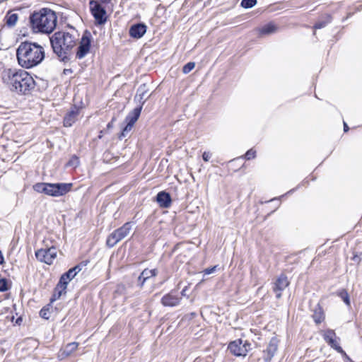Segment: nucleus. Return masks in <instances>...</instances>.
<instances>
[{
  "instance_id": "obj_32",
  "label": "nucleus",
  "mask_w": 362,
  "mask_h": 362,
  "mask_svg": "<svg viewBox=\"0 0 362 362\" xmlns=\"http://www.w3.org/2000/svg\"><path fill=\"white\" fill-rule=\"evenodd\" d=\"M78 164H79L78 158L76 156H73L70 159V160L68 162L67 165L76 168L78 165Z\"/></svg>"
},
{
  "instance_id": "obj_2",
  "label": "nucleus",
  "mask_w": 362,
  "mask_h": 362,
  "mask_svg": "<svg viewBox=\"0 0 362 362\" xmlns=\"http://www.w3.org/2000/svg\"><path fill=\"white\" fill-rule=\"evenodd\" d=\"M16 56L19 65L25 69L33 68L45 58L44 48L36 42H23L20 44Z\"/></svg>"
},
{
  "instance_id": "obj_27",
  "label": "nucleus",
  "mask_w": 362,
  "mask_h": 362,
  "mask_svg": "<svg viewBox=\"0 0 362 362\" xmlns=\"http://www.w3.org/2000/svg\"><path fill=\"white\" fill-rule=\"evenodd\" d=\"M18 16L16 13H12L6 16V23L8 26H13L17 23Z\"/></svg>"
},
{
  "instance_id": "obj_34",
  "label": "nucleus",
  "mask_w": 362,
  "mask_h": 362,
  "mask_svg": "<svg viewBox=\"0 0 362 362\" xmlns=\"http://www.w3.org/2000/svg\"><path fill=\"white\" fill-rule=\"evenodd\" d=\"M8 290V283L6 279H0V291H6Z\"/></svg>"
},
{
  "instance_id": "obj_3",
  "label": "nucleus",
  "mask_w": 362,
  "mask_h": 362,
  "mask_svg": "<svg viewBox=\"0 0 362 362\" xmlns=\"http://www.w3.org/2000/svg\"><path fill=\"white\" fill-rule=\"evenodd\" d=\"M57 18L55 12L44 8L35 11L30 16V23L34 33L50 34L57 25Z\"/></svg>"
},
{
  "instance_id": "obj_14",
  "label": "nucleus",
  "mask_w": 362,
  "mask_h": 362,
  "mask_svg": "<svg viewBox=\"0 0 362 362\" xmlns=\"http://www.w3.org/2000/svg\"><path fill=\"white\" fill-rule=\"evenodd\" d=\"M79 113L80 109L78 107L76 106L72 107L64 118V126L66 127H71L78 119Z\"/></svg>"
},
{
  "instance_id": "obj_1",
  "label": "nucleus",
  "mask_w": 362,
  "mask_h": 362,
  "mask_svg": "<svg viewBox=\"0 0 362 362\" xmlns=\"http://www.w3.org/2000/svg\"><path fill=\"white\" fill-rule=\"evenodd\" d=\"M4 83L13 92L26 95L35 88V81L25 71L6 69L1 73Z\"/></svg>"
},
{
  "instance_id": "obj_26",
  "label": "nucleus",
  "mask_w": 362,
  "mask_h": 362,
  "mask_svg": "<svg viewBox=\"0 0 362 362\" xmlns=\"http://www.w3.org/2000/svg\"><path fill=\"white\" fill-rule=\"evenodd\" d=\"M332 21V16L330 15H326L325 19L315 23L314 25L315 29H320L325 27L328 23Z\"/></svg>"
},
{
  "instance_id": "obj_7",
  "label": "nucleus",
  "mask_w": 362,
  "mask_h": 362,
  "mask_svg": "<svg viewBox=\"0 0 362 362\" xmlns=\"http://www.w3.org/2000/svg\"><path fill=\"white\" fill-rule=\"evenodd\" d=\"M91 40V33L89 31L86 30L80 40L79 45L76 54V58L81 59L88 54V53L90 52Z\"/></svg>"
},
{
  "instance_id": "obj_6",
  "label": "nucleus",
  "mask_w": 362,
  "mask_h": 362,
  "mask_svg": "<svg viewBox=\"0 0 362 362\" xmlns=\"http://www.w3.org/2000/svg\"><path fill=\"white\" fill-rule=\"evenodd\" d=\"M228 349L235 356H245L251 349V344L247 340L237 339L231 341Z\"/></svg>"
},
{
  "instance_id": "obj_19",
  "label": "nucleus",
  "mask_w": 362,
  "mask_h": 362,
  "mask_svg": "<svg viewBox=\"0 0 362 362\" xmlns=\"http://www.w3.org/2000/svg\"><path fill=\"white\" fill-rule=\"evenodd\" d=\"M180 298L173 293L164 296L161 299V303L164 306L174 307L180 303Z\"/></svg>"
},
{
  "instance_id": "obj_13",
  "label": "nucleus",
  "mask_w": 362,
  "mask_h": 362,
  "mask_svg": "<svg viewBox=\"0 0 362 362\" xmlns=\"http://www.w3.org/2000/svg\"><path fill=\"white\" fill-rule=\"evenodd\" d=\"M278 348V341L272 338L267 349L263 351V359L265 362H269L276 354Z\"/></svg>"
},
{
  "instance_id": "obj_15",
  "label": "nucleus",
  "mask_w": 362,
  "mask_h": 362,
  "mask_svg": "<svg viewBox=\"0 0 362 362\" xmlns=\"http://www.w3.org/2000/svg\"><path fill=\"white\" fill-rule=\"evenodd\" d=\"M147 27L144 23H136L132 25L129 28V35L135 39L142 37L146 33Z\"/></svg>"
},
{
  "instance_id": "obj_5",
  "label": "nucleus",
  "mask_w": 362,
  "mask_h": 362,
  "mask_svg": "<svg viewBox=\"0 0 362 362\" xmlns=\"http://www.w3.org/2000/svg\"><path fill=\"white\" fill-rule=\"evenodd\" d=\"M72 187L71 183H45L39 182L33 185L35 191L39 193H45V194L59 197L69 192Z\"/></svg>"
},
{
  "instance_id": "obj_30",
  "label": "nucleus",
  "mask_w": 362,
  "mask_h": 362,
  "mask_svg": "<svg viewBox=\"0 0 362 362\" xmlns=\"http://www.w3.org/2000/svg\"><path fill=\"white\" fill-rule=\"evenodd\" d=\"M339 296L347 305H350L349 296L348 295V293L345 290L339 291Z\"/></svg>"
},
{
  "instance_id": "obj_38",
  "label": "nucleus",
  "mask_w": 362,
  "mask_h": 362,
  "mask_svg": "<svg viewBox=\"0 0 362 362\" xmlns=\"http://www.w3.org/2000/svg\"><path fill=\"white\" fill-rule=\"evenodd\" d=\"M361 257L356 255H354V257H352V260L357 263H359L361 262Z\"/></svg>"
},
{
  "instance_id": "obj_4",
  "label": "nucleus",
  "mask_w": 362,
  "mask_h": 362,
  "mask_svg": "<svg viewBox=\"0 0 362 362\" xmlns=\"http://www.w3.org/2000/svg\"><path fill=\"white\" fill-rule=\"evenodd\" d=\"M50 42L55 54L62 60L67 58L69 52L75 46V37L66 32H57L50 37Z\"/></svg>"
},
{
  "instance_id": "obj_8",
  "label": "nucleus",
  "mask_w": 362,
  "mask_h": 362,
  "mask_svg": "<svg viewBox=\"0 0 362 362\" xmlns=\"http://www.w3.org/2000/svg\"><path fill=\"white\" fill-rule=\"evenodd\" d=\"M141 111V106H139L134 108L126 117V122H127L126 126L123 128L120 135L119 136V139H122L126 137L128 133L132 130L134 124L139 117Z\"/></svg>"
},
{
  "instance_id": "obj_23",
  "label": "nucleus",
  "mask_w": 362,
  "mask_h": 362,
  "mask_svg": "<svg viewBox=\"0 0 362 362\" xmlns=\"http://www.w3.org/2000/svg\"><path fill=\"white\" fill-rule=\"evenodd\" d=\"M277 27L276 26V25L272 23H270L265 25L260 29V33L262 35L272 34L275 33Z\"/></svg>"
},
{
  "instance_id": "obj_20",
  "label": "nucleus",
  "mask_w": 362,
  "mask_h": 362,
  "mask_svg": "<svg viewBox=\"0 0 362 362\" xmlns=\"http://www.w3.org/2000/svg\"><path fill=\"white\" fill-rule=\"evenodd\" d=\"M156 200L160 206L165 208L168 207L171 203L170 196L165 192H159L157 194Z\"/></svg>"
},
{
  "instance_id": "obj_10",
  "label": "nucleus",
  "mask_w": 362,
  "mask_h": 362,
  "mask_svg": "<svg viewBox=\"0 0 362 362\" xmlns=\"http://www.w3.org/2000/svg\"><path fill=\"white\" fill-rule=\"evenodd\" d=\"M57 250L54 247L40 249L36 251L35 256L38 260L47 264H52L56 259Z\"/></svg>"
},
{
  "instance_id": "obj_16",
  "label": "nucleus",
  "mask_w": 362,
  "mask_h": 362,
  "mask_svg": "<svg viewBox=\"0 0 362 362\" xmlns=\"http://www.w3.org/2000/svg\"><path fill=\"white\" fill-rule=\"evenodd\" d=\"M70 281L71 280H69V277L65 275V274L62 275L54 289V296L55 298H59L62 294L66 293L67 285Z\"/></svg>"
},
{
  "instance_id": "obj_44",
  "label": "nucleus",
  "mask_w": 362,
  "mask_h": 362,
  "mask_svg": "<svg viewBox=\"0 0 362 362\" xmlns=\"http://www.w3.org/2000/svg\"><path fill=\"white\" fill-rule=\"evenodd\" d=\"M129 223H126L123 226H127Z\"/></svg>"
},
{
  "instance_id": "obj_21",
  "label": "nucleus",
  "mask_w": 362,
  "mask_h": 362,
  "mask_svg": "<svg viewBox=\"0 0 362 362\" xmlns=\"http://www.w3.org/2000/svg\"><path fill=\"white\" fill-rule=\"evenodd\" d=\"M78 344L76 342L69 343L62 350L60 351L59 356L65 358L71 356L78 348Z\"/></svg>"
},
{
  "instance_id": "obj_24",
  "label": "nucleus",
  "mask_w": 362,
  "mask_h": 362,
  "mask_svg": "<svg viewBox=\"0 0 362 362\" xmlns=\"http://www.w3.org/2000/svg\"><path fill=\"white\" fill-rule=\"evenodd\" d=\"M339 338L337 337L329 341L327 344L334 349H335L337 352L341 354L343 356L347 357L346 352L342 349V348L339 344Z\"/></svg>"
},
{
  "instance_id": "obj_12",
  "label": "nucleus",
  "mask_w": 362,
  "mask_h": 362,
  "mask_svg": "<svg viewBox=\"0 0 362 362\" xmlns=\"http://www.w3.org/2000/svg\"><path fill=\"white\" fill-rule=\"evenodd\" d=\"M289 284L287 276L281 274L274 282V285L273 287L274 291L276 293V296L277 298H280L281 297V291H284Z\"/></svg>"
},
{
  "instance_id": "obj_40",
  "label": "nucleus",
  "mask_w": 362,
  "mask_h": 362,
  "mask_svg": "<svg viewBox=\"0 0 362 362\" xmlns=\"http://www.w3.org/2000/svg\"><path fill=\"white\" fill-rule=\"evenodd\" d=\"M344 130L346 132L349 130V127L346 122H344Z\"/></svg>"
},
{
  "instance_id": "obj_25",
  "label": "nucleus",
  "mask_w": 362,
  "mask_h": 362,
  "mask_svg": "<svg viewBox=\"0 0 362 362\" xmlns=\"http://www.w3.org/2000/svg\"><path fill=\"white\" fill-rule=\"evenodd\" d=\"M322 335L324 340L328 343L329 341L334 339L337 337L336 333L333 329H326L322 332Z\"/></svg>"
},
{
  "instance_id": "obj_11",
  "label": "nucleus",
  "mask_w": 362,
  "mask_h": 362,
  "mask_svg": "<svg viewBox=\"0 0 362 362\" xmlns=\"http://www.w3.org/2000/svg\"><path fill=\"white\" fill-rule=\"evenodd\" d=\"M129 233L128 228H118L108 236L106 241L107 245L110 247H114L119 241L126 237Z\"/></svg>"
},
{
  "instance_id": "obj_35",
  "label": "nucleus",
  "mask_w": 362,
  "mask_h": 362,
  "mask_svg": "<svg viewBox=\"0 0 362 362\" xmlns=\"http://www.w3.org/2000/svg\"><path fill=\"white\" fill-rule=\"evenodd\" d=\"M255 156H256V151H253L252 149L248 150L245 155V157L247 160H250L252 158H255Z\"/></svg>"
},
{
  "instance_id": "obj_36",
  "label": "nucleus",
  "mask_w": 362,
  "mask_h": 362,
  "mask_svg": "<svg viewBox=\"0 0 362 362\" xmlns=\"http://www.w3.org/2000/svg\"><path fill=\"white\" fill-rule=\"evenodd\" d=\"M216 266H214L211 268L205 269L202 272L204 273V275H209V274L214 273L216 271Z\"/></svg>"
},
{
  "instance_id": "obj_42",
  "label": "nucleus",
  "mask_w": 362,
  "mask_h": 362,
  "mask_svg": "<svg viewBox=\"0 0 362 362\" xmlns=\"http://www.w3.org/2000/svg\"><path fill=\"white\" fill-rule=\"evenodd\" d=\"M4 262V257L2 255L1 252L0 251V264H2Z\"/></svg>"
},
{
  "instance_id": "obj_39",
  "label": "nucleus",
  "mask_w": 362,
  "mask_h": 362,
  "mask_svg": "<svg viewBox=\"0 0 362 362\" xmlns=\"http://www.w3.org/2000/svg\"><path fill=\"white\" fill-rule=\"evenodd\" d=\"M115 121V118H112V121L109 122L107 125V129H111L113 127V122Z\"/></svg>"
},
{
  "instance_id": "obj_33",
  "label": "nucleus",
  "mask_w": 362,
  "mask_h": 362,
  "mask_svg": "<svg viewBox=\"0 0 362 362\" xmlns=\"http://www.w3.org/2000/svg\"><path fill=\"white\" fill-rule=\"evenodd\" d=\"M40 315L44 319H49L50 317L49 309L43 308L40 312Z\"/></svg>"
},
{
  "instance_id": "obj_18",
  "label": "nucleus",
  "mask_w": 362,
  "mask_h": 362,
  "mask_svg": "<svg viewBox=\"0 0 362 362\" xmlns=\"http://www.w3.org/2000/svg\"><path fill=\"white\" fill-rule=\"evenodd\" d=\"M157 269H144L138 277V284L140 287H142L148 279L156 276L157 275Z\"/></svg>"
},
{
  "instance_id": "obj_41",
  "label": "nucleus",
  "mask_w": 362,
  "mask_h": 362,
  "mask_svg": "<svg viewBox=\"0 0 362 362\" xmlns=\"http://www.w3.org/2000/svg\"><path fill=\"white\" fill-rule=\"evenodd\" d=\"M186 291H187V287H185V288L182 289V291L181 292L182 296H186Z\"/></svg>"
},
{
  "instance_id": "obj_37",
  "label": "nucleus",
  "mask_w": 362,
  "mask_h": 362,
  "mask_svg": "<svg viewBox=\"0 0 362 362\" xmlns=\"http://www.w3.org/2000/svg\"><path fill=\"white\" fill-rule=\"evenodd\" d=\"M211 153L209 152H204L203 154H202V158L204 161H209V160L211 158Z\"/></svg>"
},
{
  "instance_id": "obj_28",
  "label": "nucleus",
  "mask_w": 362,
  "mask_h": 362,
  "mask_svg": "<svg viewBox=\"0 0 362 362\" xmlns=\"http://www.w3.org/2000/svg\"><path fill=\"white\" fill-rule=\"evenodd\" d=\"M313 318L317 324L320 323L324 320V314L320 308L318 310L315 311Z\"/></svg>"
},
{
  "instance_id": "obj_9",
  "label": "nucleus",
  "mask_w": 362,
  "mask_h": 362,
  "mask_svg": "<svg viewBox=\"0 0 362 362\" xmlns=\"http://www.w3.org/2000/svg\"><path fill=\"white\" fill-rule=\"evenodd\" d=\"M90 8L92 15L93 16L95 22L98 25H103L107 21L106 11L105 8L96 1H90Z\"/></svg>"
},
{
  "instance_id": "obj_31",
  "label": "nucleus",
  "mask_w": 362,
  "mask_h": 362,
  "mask_svg": "<svg viewBox=\"0 0 362 362\" xmlns=\"http://www.w3.org/2000/svg\"><path fill=\"white\" fill-rule=\"evenodd\" d=\"M194 62H188L183 66L182 71L184 74H188L194 68Z\"/></svg>"
},
{
  "instance_id": "obj_43",
  "label": "nucleus",
  "mask_w": 362,
  "mask_h": 362,
  "mask_svg": "<svg viewBox=\"0 0 362 362\" xmlns=\"http://www.w3.org/2000/svg\"><path fill=\"white\" fill-rule=\"evenodd\" d=\"M20 321H21V317H18L17 320H16V324H19Z\"/></svg>"
},
{
  "instance_id": "obj_22",
  "label": "nucleus",
  "mask_w": 362,
  "mask_h": 362,
  "mask_svg": "<svg viewBox=\"0 0 362 362\" xmlns=\"http://www.w3.org/2000/svg\"><path fill=\"white\" fill-rule=\"evenodd\" d=\"M83 266V264H79L74 267L73 268L69 269L64 274L69 277V280L71 281L76 276V274L82 270Z\"/></svg>"
},
{
  "instance_id": "obj_29",
  "label": "nucleus",
  "mask_w": 362,
  "mask_h": 362,
  "mask_svg": "<svg viewBox=\"0 0 362 362\" xmlns=\"http://www.w3.org/2000/svg\"><path fill=\"white\" fill-rule=\"evenodd\" d=\"M257 4V0H242L241 6L245 8L253 7Z\"/></svg>"
},
{
  "instance_id": "obj_17",
  "label": "nucleus",
  "mask_w": 362,
  "mask_h": 362,
  "mask_svg": "<svg viewBox=\"0 0 362 362\" xmlns=\"http://www.w3.org/2000/svg\"><path fill=\"white\" fill-rule=\"evenodd\" d=\"M148 92V88L145 83L141 85L136 92V95L135 96V100H138L139 103H140L139 106H143V105L145 103L146 100L148 98V95H147Z\"/></svg>"
}]
</instances>
